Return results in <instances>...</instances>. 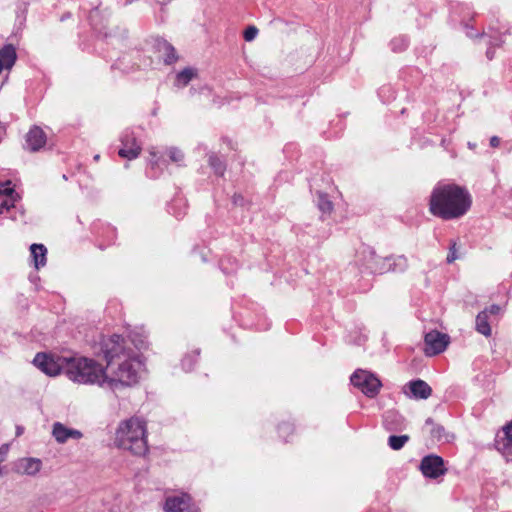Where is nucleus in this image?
Returning a JSON list of instances; mask_svg holds the SVG:
<instances>
[{
	"label": "nucleus",
	"mask_w": 512,
	"mask_h": 512,
	"mask_svg": "<svg viewBox=\"0 0 512 512\" xmlns=\"http://www.w3.org/2000/svg\"><path fill=\"white\" fill-rule=\"evenodd\" d=\"M502 43V40L499 38V39H496L495 41H489V45L490 46H500Z\"/></svg>",
	"instance_id": "obj_39"
},
{
	"label": "nucleus",
	"mask_w": 512,
	"mask_h": 512,
	"mask_svg": "<svg viewBox=\"0 0 512 512\" xmlns=\"http://www.w3.org/2000/svg\"><path fill=\"white\" fill-rule=\"evenodd\" d=\"M115 444L134 455H145L148 451L146 423L137 417L123 421L116 431Z\"/></svg>",
	"instance_id": "obj_4"
},
{
	"label": "nucleus",
	"mask_w": 512,
	"mask_h": 512,
	"mask_svg": "<svg viewBox=\"0 0 512 512\" xmlns=\"http://www.w3.org/2000/svg\"><path fill=\"white\" fill-rule=\"evenodd\" d=\"M149 153L151 156V158L149 160V166H150L151 170H155L156 168H161V164H163L164 161H161V159L157 156V153L154 150V148H152Z\"/></svg>",
	"instance_id": "obj_30"
},
{
	"label": "nucleus",
	"mask_w": 512,
	"mask_h": 512,
	"mask_svg": "<svg viewBox=\"0 0 512 512\" xmlns=\"http://www.w3.org/2000/svg\"><path fill=\"white\" fill-rule=\"evenodd\" d=\"M243 201H244V199L240 194H235L233 196V203L235 205H243Z\"/></svg>",
	"instance_id": "obj_37"
},
{
	"label": "nucleus",
	"mask_w": 512,
	"mask_h": 512,
	"mask_svg": "<svg viewBox=\"0 0 512 512\" xmlns=\"http://www.w3.org/2000/svg\"><path fill=\"white\" fill-rule=\"evenodd\" d=\"M397 42H400L401 43V47L399 48V50H402L404 48L407 47V41L405 38H400V39H394L392 42H391V45H392V49L396 51V43Z\"/></svg>",
	"instance_id": "obj_35"
},
{
	"label": "nucleus",
	"mask_w": 512,
	"mask_h": 512,
	"mask_svg": "<svg viewBox=\"0 0 512 512\" xmlns=\"http://www.w3.org/2000/svg\"><path fill=\"white\" fill-rule=\"evenodd\" d=\"M208 162L211 168L214 170L215 174L220 176L224 174L226 167L217 155H209Z\"/></svg>",
	"instance_id": "obj_25"
},
{
	"label": "nucleus",
	"mask_w": 512,
	"mask_h": 512,
	"mask_svg": "<svg viewBox=\"0 0 512 512\" xmlns=\"http://www.w3.org/2000/svg\"><path fill=\"white\" fill-rule=\"evenodd\" d=\"M70 358L60 357L52 354L37 353L33 363L42 372L49 376H56L64 370L67 375L68 361Z\"/></svg>",
	"instance_id": "obj_5"
},
{
	"label": "nucleus",
	"mask_w": 512,
	"mask_h": 512,
	"mask_svg": "<svg viewBox=\"0 0 512 512\" xmlns=\"http://www.w3.org/2000/svg\"><path fill=\"white\" fill-rule=\"evenodd\" d=\"M18 199V195L5 197V199L0 203V214H3L4 212L9 211L12 207H14Z\"/></svg>",
	"instance_id": "obj_29"
},
{
	"label": "nucleus",
	"mask_w": 512,
	"mask_h": 512,
	"mask_svg": "<svg viewBox=\"0 0 512 512\" xmlns=\"http://www.w3.org/2000/svg\"><path fill=\"white\" fill-rule=\"evenodd\" d=\"M31 255L34 260V265L37 269L46 264L47 250L42 244H32L30 247Z\"/></svg>",
	"instance_id": "obj_19"
},
{
	"label": "nucleus",
	"mask_w": 512,
	"mask_h": 512,
	"mask_svg": "<svg viewBox=\"0 0 512 512\" xmlns=\"http://www.w3.org/2000/svg\"><path fill=\"white\" fill-rule=\"evenodd\" d=\"M486 310H488V316L489 315H497V314H499L501 308H500V306H498L496 304H493L489 308H487Z\"/></svg>",
	"instance_id": "obj_36"
},
{
	"label": "nucleus",
	"mask_w": 512,
	"mask_h": 512,
	"mask_svg": "<svg viewBox=\"0 0 512 512\" xmlns=\"http://www.w3.org/2000/svg\"><path fill=\"white\" fill-rule=\"evenodd\" d=\"M167 154L172 162L178 164L179 166L182 165L184 161V153L179 148L169 147L167 149Z\"/></svg>",
	"instance_id": "obj_27"
},
{
	"label": "nucleus",
	"mask_w": 512,
	"mask_h": 512,
	"mask_svg": "<svg viewBox=\"0 0 512 512\" xmlns=\"http://www.w3.org/2000/svg\"><path fill=\"white\" fill-rule=\"evenodd\" d=\"M16 51L13 45H5L0 50V58L5 68L10 69L16 61Z\"/></svg>",
	"instance_id": "obj_21"
},
{
	"label": "nucleus",
	"mask_w": 512,
	"mask_h": 512,
	"mask_svg": "<svg viewBox=\"0 0 512 512\" xmlns=\"http://www.w3.org/2000/svg\"><path fill=\"white\" fill-rule=\"evenodd\" d=\"M403 392L410 398L427 399L431 396L432 389L425 381L417 379L408 382Z\"/></svg>",
	"instance_id": "obj_12"
},
{
	"label": "nucleus",
	"mask_w": 512,
	"mask_h": 512,
	"mask_svg": "<svg viewBox=\"0 0 512 512\" xmlns=\"http://www.w3.org/2000/svg\"><path fill=\"white\" fill-rule=\"evenodd\" d=\"M101 351L110 369L108 390L117 395L124 388L138 383L143 362L137 351L126 346L124 338L112 335L103 339Z\"/></svg>",
	"instance_id": "obj_1"
},
{
	"label": "nucleus",
	"mask_w": 512,
	"mask_h": 512,
	"mask_svg": "<svg viewBox=\"0 0 512 512\" xmlns=\"http://www.w3.org/2000/svg\"><path fill=\"white\" fill-rule=\"evenodd\" d=\"M486 56H487V58H488L489 60L493 59L494 53H493V51H492V48H491V47H489V48L487 49V51H486Z\"/></svg>",
	"instance_id": "obj_40"
},
{
	"label": "nucleus",
	"mask_w": 512,
	"mask_h": 512,
	"mask_svg": "<svg viewBox=\"0 0 512 512\" xmlns=\"http://www.w3.org/2000/svg\"><path fill=\"white\" fill-rule=\"evenodd\" d=\"M391 261L388 262L390 271L392 272H404L408 268V260L404 255L390 256Z\"/></svg>",
	"instance_id": "obj_23"
},
{
	"label": "nucleus",
	"mask_w": 512,
	"mask_h": 512,
	"mask_svg": "<svg viewBox=\"0 0 512 512\" xmlns=\"http://www.w3.org/2000/svg\"><path fill=\"white\" fill-rule=\"evenodd\" d=\"M476 330L480 334L488 337L491 335V327L489 324L488 310H483L476 317Z\"/></svg>",
	"instance_id": "obj_20"
},
{
	"label": "nucleus",
	"mask_w": 512,
	"mask_h": 512,
	"mask_svg": "<svg viewBox=\"0 0 512 512\" xmlns=\"http://www.w3.org/2000/svg\"><path fill=\"white\" fill-rule=\"evenodd\" d=\"M167 512H199V508L192 502L188 494L168 497L165 502Z\"/></svg>",
	"instance_id": "obj_11"
},
{
	"label": "nucleus",
	"mask_w": 512,
	"mask_h": 512,
	"mask_svg": "<svg viewBox=\"0 0 512 512\" xmlns=\"http://www.w3.org/2000/svg\"><path fill=\"white\" fill-rule=\"evenodd\" d=\"M46 144V135L44 131L34 126L26 135V149L31 152H37Z\"/></svg>",
	"instance_id": "obj_15"
},
{
	"label": "nucleus",
	"mask_w": 512,
	"mask_h": 512,
	"mask_svg": "<svg viewBox=\"0 0 512 512\" xmlns=\"http://www.w3.org/2000/svg\"><path fill=\"white\" fill-rule=\"evenodd\" d=\"M317 205L323 213H330L333 210V203L326 194L321 192L318 193Z\"/></svg>",
	"instance_id": "obj_26"
},
{
	"label": "nucleus",
	"mask_w": 512,
	"mask_h": 512,
	"mask_svg": "<svg viewBox=\"0 0 512 512\" xmlns=\"http://www.w3.org/2000/svg\"><path fill=\"white\" fill-rule=\"evenodd\" d=\"M426 426H431L430 435L434 442H448L449 434L445 431L442 425L435 424L431 418H428L425 423Z\"/></svg>",
	"instance_id": "obj_17"
},
{
	"label": "nucleus",
	"mask_w": 512,
	"mask_h": 512,
	"mask_svg": "<svg viewBox=\"0 0 512 512\" xmlns=\"http://www.w3.org/2000/svg\"><path fill=\"white\" fill-rule=\"evenodd\" d=\"M360 260L364 269L372 274H383L390 272L388 262L391 258L380 257L376 254L375 250L371 247H364L360 252Z\"/></svg>",
	"instance_id": "obj_7"
},
{
	"label": "nucleus",
	"mask_w": 512,
	"mask_h": 512,
	"mask_svg": "<svg viewBox=\"0 0 512 512\" xmlns=\"http://www.w3.org/2000/svg\"><path fill=\"white\" fill-rule=\"evenodd\" d=\"M42 468L38 458H21L14 464V471L20 475L35 476Z\"/></svg>",
	"instance_id": "obj_13"
},
{
	"label": "nucleus",
	"mask_w": 512,
	"mask_h": 512,
	"mask_svg": "<svg viewBox=\"0 0 512 512\" xmlns=\"http://www.w3.org/2000/svg\"><path fill=\"white\" fill-rule=\"evenodd\" d=\"M420 470L427 478H438L446 473L447 469L442 457L438 455L425 456L420 463Z\"/></svg>",
	"instance_id": "obj_9"
},
{
	"label": "nucleus",
	"mask_w": 512,
	"mask_h": 512,
	"mask_svg": "<svg viewBox=\"0 0 512 512\" xmlns=\"http://www.w3.org/2000/svg\"><path fill=\"white\" fill-rule=\"evenodd\" d=\"M52 435L55 438V440L60 444H64L65 442L68 441V439L79 440L83 436L81 431L77 429L68 428L60 422H55L53 424Z\"/></svg>",
	"instance_id": "obj_14"
},
{
	"label": "nucleus",
	"mask_w": 512,
	"mask_h": 512,
	"mask_svg": "<svg viewBox=\"0 0 512 512\" xmlns=\"http://www.w3.org/2000/svg\"><path fill=\"white\" fill-rule=\"evenodd\" d=\"M198 355H199V351L195 350V351H193L192 354L185 356L182 359V368L185 371H191L194 367V364L197 360Z\"/></svg>",
	"instance_id": "obj_28"
},
{
	"label": "nucleus",
	"mask_w": 512,
	"mask_h": 512,
	"mask_svg": "<svg viewBox=\"0 0 512 512\" xmlns=\"http://www.w3.org/2000/svg\"><path fill=\"white\" fill-rule=\"evenodd\" d=\"M0 195H3L5 197H10L12 195H18L15 193V190L13 187H11V182L7 181L4 183H0Z\"/></svg>",
	"instance_id": "obj_31"
},
{
	"label": "nucleus",
	"mask_w": 512,
	"mask_h": 512,
	"mask_svg": "<svg viewBox=\"0 0 512 512\" xmlns=\"http://www.w3.org/2000/svg\"><path fill=\"white\" fill-rule=\"evenodd\" d=\"M457 255H456V243H453L452 246L450 247V252L447 256V262L448 263H452L453 261H455L457 259Z\"/></svg>",
	"instance_id": "obj_34"
},
{
	"label": "nucleus",
	"mask_w": 512,
	"mask_h": 512,
	"mask_svg": "<svg viewBox=\"0 0 512 512\" xmlns=\"http://www.w3.org/2000/svg\"><path fill=\"white\" fill-rule=\"evenodd\" d=\"M107 369V366L104 367L92 358L72 357L68 361L67 377L78 384L97 385L108 390Z\"/></svg>",
	"instance_id": "obj_3"
},
{
	"label": "nucleus",
	"mask_w": 512,
	"mask_h": 512,
	"mask_svg": "<svg viewBox=\"0 0 512 512\" xmlns=\"http://www.w3.org/2000/svg\"><path fill=\"white\" fill-rule=\"evenodd\" d=\"M196 76V70L193 68H185L176 75L175 85L183 88Z\"/></svg>",
	"instance_id": "obj_22"
},
{
	"label": "nucleus",
	"mask_w": 512,
	"mask_h": 512,
	"mask_svg": "<svg viewBox=\"0 0 512 512\" xmlns=\"http://www.w3.org/2000/svg\"><path fill=\"white\" fill-rule=\"evenodd\" d=\"M499 144H500V139H499L497 136H493V137H491V139H490V145H491L492 147H498V146H499Z\"/></svg>",
	"instance_id": "obj_38"
},
{
	"label": "nucleus",
	"mask_w": 512,
	"mask_h": 512,
	"mask_svg": "<svg viewBox=\"0 0 512 512\" xmlns=\"http://www.w3.org/2000/svg\"><path fill=\"white\" fill-rule=\"evenodd\" d=\"M401 47V43L400 42H397L396 43V50H399V48Z\"/></svg>",
	"instance_id": "obj_42"
},
{
	"label": "nucleus",
	"mask_w": 512,
	"mask_h": 512,
	"mask_svg": "<svg viewBox=\"0 0 512 512\" xmlns=\"http://www.w3.org/2000/svg\"><path fill=\"white\" fill-rule=\"evenodd\" d=\"M350 381L370 398H374L382 386L381 381L373 373L363 369H357L351 375Z\"/></svg>",
	"instance_id": "obj_6"
},
{
	"label": "nucleus",
	"mask_w": 512,
	"mask_h": 512,
	"mask_svg": "<svg viewBox=\"0 0 512 512\" xmlns=\"http://www.w3.org/2000/svg\"><path fill=\"white\" fill-rule=\"evenodd\" d=\"M258 34V29L255 27V26H249L245 31H244V39L248 42L254 40L256 38Z\"/></svg>",
	"instance_id": "obj_32"
},
{
	"label": "nucleus",
	"mask_w": 512,
	"mask_h": 512,
	"mask_svg": "<svg viewBox=\"0 0 512 512\" xmlns=\"http://www.w3.org/2000/svg\"><path fill=\"white\" fill-rule=\"evenodd\" d=\"M424 352L427 356L442 353L449 344V336L436 330L426 333L424 337Z\"/></svg>",
	"instance_id": "obj_8"
},
{
	"label": "nucleus",
	"mask_w": 512,
	"mask_h": 512,
	"mask_svg": "<svg viewBox=\"0 0 512 512\" xmlns=\"http://www.w3.org/2000/svg\"><path fill=\"white\" fill-rule=\"evenodd\" d=\"M471 204L466 188L454 183H439L430 195L429 210L443 220H452L465 215Z\"/></svg>",
	"instance_id": "obj_2"
},
{
	"label": "nucleus",
	"mask_w": 512,
	"mask_h": 512,
	"mask_svg": "<svg viewBox=\"0 0 512 512\" xmlns=\"http://www.w3.org/2000/svg\"><path fill=\"white\" fill-rule=\"evenodd\" d=\"M279 434L282 437H286L288 434L293 432V426L290 423H283L278 428Z\"/></svg>",
	"instance_id": "obj_33"
},
{
	"label": "nucleus",
	"mask_w": 512,
	"mask_h": 512,
	"mask_svg": "<svg viewBox=\"0 0 512 512\" xmlns=\"http://www.w3.org/2000/svg\"><path fill=\"white\" fill-rule=\"evenodd\" d=\"M395 414L393 412H387L386 416H385V421L387 422L388 419L391 417V416H394Z\"/></svg>",
	"instance_id": "obj_41"
},
{
	"label": "nucleus",
	"mask_w": 512,
	"mask_h": 512,
	"mask_svg": "<svg viewBox=\"0 0 512 512\" xmlns=\"http://www.w3.org/2000/svg\"><path fill=\"white\" fill-rule=\"evenodd\" d=\"M157 49L164 56V62L166 64H172L176 61L177 56L174 47L166 40H159L157 42Z\"/></svg>",
	"instance_id": "obj_18"
},
{
	"label": "nucleus",
	"mask_w": 512,
	"mask_h": 512,
	"mask_svg": "<svg viewBox=\"0 0 512 512\" xmlns=\"http://www.w3.org/2000/svg\"><path fill=\"white\" fill-rule=\"evenodd\" d=\"M121 148L118 151V155L128 160L136 159L141 151L142 147L138 143L134 132L131 130H125L121 136Z\"/></svg>",
	"instance_id": "obj_10"
},
{
	"label": "nucleus",
	"mask_w": 512,
	"mask_h": 512,
	"mask_svg": "<svg viewBox=\"0 0 512 512\" xmlns=\"http://www.w3.org/2000/svg\"><path fill=\"white\" fill-rule=\"evenodd\" d=\"M408 441V435H391L388 438V445L393 450H400Z\"/></svg>",
	"instance_id": "obj_24"
},
{
	"label": "nucleus",
	"mask_w": 512,
	"mask_h": 512,
	"mask_svg": "<svg viewBox=\"0 0 512 512\" xmlns=\"http://www.w3.org/2000/svg\"><path fill=\"white\" fill-rule=\"evenodd\" d=\"M503 433L496 440V448L509 461L512 460V422L503 427Z\"/></svg>",
	"instance_id": "obj_16"
}]
</instances>
